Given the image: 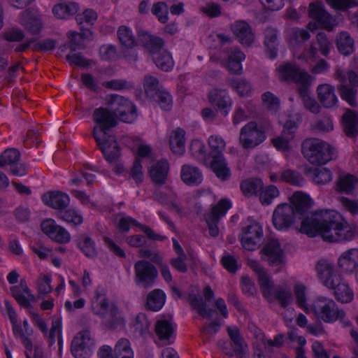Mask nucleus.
Segmentation results:
<instances>
[{
  "label": "nucleus",
  "instance_id": "nucleus-54",
  "mask_svg": "<svg viewBox=\"0 0 358 358\" xmlns=\"http://www.w3.org/2000/svg\"><path fill=\"white\" fill-rule=\"evenodd\" d=\"M228 83L241 96H248L251 92V85L245 79L231 78Z\"/></svg>",
  "mask_w": 358,
  "mask_h": 358
},
{
  "label": "nucleus",
  "instance_id": "nucleus-35",
  "mask_svg": "<svg viewBox=\"0 0 358 358\" xmlns=\"http://www.w3.org/2000/svg\"><path fill=\"white\" fill-rule=\"evenodd\" d=\"M336 45L338 52L344 56L350 55L355 51L354 39L347 31H341L338 34Z\"/></svg>",
  "mask_w": 358,
  "mask_h": 358
},
{
  "label": "nucleus",
  "instance_id": "nucleus-9",
  "mask_svg": "<svg viewBox=\"0 0 358 358\" xmlns=\"http://www.w3.org/2000/svg\"><path fill=\"white\" fill-rule=\"evenodd\" d=\"M278 71L282 80L299 83V86L310 85L311 76L296 65L287 63L280 66Z\"/></svg>",
  "mask_w": 358,
  "mask_h": 358
},
{
  "label": "nucleus",
  "instance_id": "nucleus-32",
  "mask_svg": "<svg viewBox=\"0 0 358 358\" xmlns=\"http://www.w3.org/2000/svg\"><path fill=\"white\" fill-rule=\"evenodd\" d=\"M317 98L325 108H331L337 102L334 87L329 84L320 85L317 88Z\"/></svg>",
  "mask_w": 358,
  "mask_h": 358
},
{
  "label": "nucleus",
  "instance_id": "nucleus-46",
  "mask_svg": "<svg viewBox=\"0 0 358 358\" xmlns=\"http://www.w3.org/2000/svg\"><path fill=\"white\" fill-rule=\"evenodd\" d=\"M357 182V180L354 176L346 174L340 176L336 182V185L339 192L350 194L354 190Z\"/></svg>",
  "mask_w": 358,
  "mask_h": 358
},
{
  "label": "nucleus",
  "instance_id": "nucleus-64",
  "mask_svg": "<svg viewBox=\"0 0 358 358\" xmlns=\"http://www.w3.org/2000/svg\"><path fill=\"white\" fill-rule=\"evenodd\" d=\"M151 11L152 13L157 17L160 22L164 24L167 22L168 10L167 6L164 2L159 1L154 3Z\"/></svg>",
  "mask_w": 358,
  "mask_h": 358
},
{
  "label": "nucleus",
  "instance_id": "nucleus-34",
  "mask_svg": "<svg viewBox=\"0 0 358 358\" xmlns=\"http://www.w3.org/2000/svg\"><path fill=\"white\" fill-rule=\"evenodd\" d=\"M181 179L187 185H199L203 180L201 171L195 166L183 165L181 169Z\"/></svg>",
  "mask_w": 358,
  "mask_h": 358
},
{
  "label": "nucleus",
  "instance_id": "nucleus-18",
  "mask_svg": "<svg viewBox=\"0 0 358 358\" xmlns=\"http://www.w3.org/2000/svg\"><path fill=\"white\" fill-rule=\"evenodd\" d=\"M20 24L30 34H38L43 28L41 15L37 10H25L20 18Z\"/></svg>",
  "mask_w": 358,
  "mask_h": 358
},
{
  "label": "nucleus",
  "instance_id": "nucleus-7",
  "mask_svg": "<svg viewBox=\"0 0 358 358\" xmlns=\"http://www.w3.org/2000/svg\"><path fill=\"white\" fill-rule=\"evenodd\" d=\"M298 219L292 206L289 203L278 205L273 213L272 222L278 230L287 231Z\"/></svg>",
  "mask_w": 358,
  "mask_h": 358
},
{
  "label": "nucleus",
  "instance_id": "nucleus-30",
  "mask_svg": "<svg viewBox=\"0 0 358 358\" xmlns=\"http://www.w3.org/2000/svg\"><path fill=\"white\" fill-rule=\"evenodd\" d=\"M210 167L215 176L222 181L228 180L231 175V170L224 156L212 158Z\"/></svg>",
  "mask_w": 358,
  "mask_h": 358
},
{
  "label": "nucleus",
  "instance_id": "nucleus-28",
  "mask_svg": "<svg viewBox=\"0 0 358 358\" xmlns=\"http://www.w3.org/2000/svg\"><path fill=\"white\" fill-rule=\"evenodd\" d=\"M338 265L345 272H353L358 267V248L343 252L338 259Z\"/></svg>",
  "mask_w": 358,
  "mask_h": 358
},
{
  "label": "nucleus",
  "instance_id": "nucleus-55",
  "mask_svg": "<svg viewBox=\"0 0 358 358\" xmlns=\"http://www.w3.org/2000/svg\"><path fill=\"white\" fill-rule=\"evenodd\" d=\"M334 294L336 300L341 303H350L353 299V292L345 282L334 289Z\"/></svg>",
  "mask_w": 358,
  "mask_h": 358
},
{
  "label": "nucleus",
  "instance_id": "nucleus-15",
  "mask_svg": "<svg viewBox=\"0 0 358 358\" xmlns=\"http://www.w3.org/2000/svg\"><path fill=\"white\" fill-rule=\"evenodd\" d=\"M67 196L65 193L59 191H51L46 192L42 196L43 202L48 206L57 210L59 217L66 220L67 211L66 210V201Z\"/></svg>",
  "mask_w": 358,
  "mask_h": 358
},
{
  "label": "nucleus",
  "instance_id": "nucleus-5",
  "mask_svg": "<svg viewBox=\"0 0 358 358\" xmlns=\"http://www.w3.org/2000/svg\"><path fill=\"white\" fill-rule=\"evenodd\" d=\"M134 282L143 289L152 287L158 277L157 268L149 261L142 259L137 261L134 266Z\"/></svg>",
  "mask_w": 358,
  "mask_h": 358
},
{
  "label": "nucleus",
  "instance_id": "nucleus-22",
  "mask_svg": "<svg viewBox=\"0 0 358 358\" xmlns=\"http://www.w3.org/2000/svg\"><path fill=\"white\" fill-rule=\"evenodd\" d=\"M138 40L152 56L163 49L164 40L162 38L151 35L142 29L138 31Z\"/></svg>",
  "mask_w": 358,
  "mask_h": 358
},
{
  "label": "nucleus",
  "instance_id": "nucleus-29",
  "mask_svg": "<svg viewBox=\"0 0 358 358\" xmlns=\"http://www.w3.org/2000/svg\"><path fill=\"white\" fill-rule=\"evenodd\" d=\"M155 332L160 341L166 342L165 345L171 343L170 339L174 334V327L171 320L164 318L158 320L155 324Z\"/></svg>",
  "mask_w": 358,
  "mask_h": 358
},
{
  "label": "nucleus",
  "instance_id": "nucleus-40",
  "mask_svg": "<svg viewBox=\"0 0 358 358\" xmlns=\"http://www.w3.org/2000/svg\"><path fill=\"white\" fill-rule=\"evenodd\" d=\"M244 59V53L239 49H234L229 55L227 69L233 73L241 75L242 73L241 62Z\"/></svg>",
  "mask_w": 358,
  "mask_h": 358
},
{
  "label": "nucleus",
  "instance_id": "nucleus-17",
  "mask_svg": "<svg viewBox=\"0 0 358 358\" xmlns=\"http://www.w3.org/2000/svg\"><path fill=\"white\" fill-rule=\"evenodd\" d=\"M262 252L265 256L264 259L271 266L285 264V254L278 240L268 242L262 248Z\"/></svg>",
  "mask_w": 358,
  "mask_h": 358
},
{
  "label": "nucleus",
  "instance_id": "nucleus-43",
  "mask_svg": "<svg viewBox=\"0 0 358 358\" xmlns=\"http://www.w3.org/2000/svg\"><path fill=\"white\" fill-rule=\"evenodd\" d=\"M241 189L243 194L248 197L257 195L263 189L264 184L259 178H248L241 183Z\"/></svg>",
  "mask_w": 358,
  "mask_h": 358
},
{
  "label": "nucleus",
  "instance_id": "nucleus-27",
  "mask_svg": "<svg viewBox=\"0 0 358 358\" xmlns=\"http://www.w3.org/2000/svg\"><path fill=\"white\" fill-rule=\"evenodd\" d=\"M264 45L266 53L270 59H274L278 55V31L274 27H268L264 31Z\"/></svg>",
  "mask_w": 358,
  "mask_h": 358
},
{
  "label": "nucleus",
  "instance_id": "nucleus-62",
  "mask_svg": "<svg viewBox=\"0 0 358 358\" xmlns=\"http://www.w3.org/2000/svg\"><path fill=\"white\" fill-rule=\"evenodd\" d=\"M151 99L157 102L165 110H169L171 108V96L166 91L161 90Z\"/></svg>",
  "mask_w": 358,
  "mask_h": 358
},
{
  "label": "nucleus",
  "instance_id": "nucleus-38",
  "mask_svg": "<svg viewBox=\"0 0 358 358\" xmlns=\"http://www.w3.org/2000/svg\"><path fill=\"white\" fill-rule=\"evenodd\" d=\"M165 301V293L162 289H155L147 296L146 308L152 311H158L163 307Z\"/></svg>",
  "mask_w": 358,
  "mask_h": 358
},
{
  "label": "nucleus",
  "instance_id": "nucleus-51",
  "mask_svg": "<svg viewBox=\"0 0 358 358\" xmlns=\"http://www.w3.org/2000/svg\"><path fill=\"white\" fill-rule=\"evenodd\" d=\"M208 145L210 148L209 155L211 158L223 156L222 152L225 148V142L221 137L217 136H210Z\"/></svg>",
  "mask_w": 358,
  "mask_h": 358
},
{
  "label": "nucleus",
  "instance_id": "nucleus-44",
  "mask_svg": "<svg viewBox=\"0 0 358 358\" xmlns=\"http://www.w3.org/2000/svg\"><path fill=\"white\" fill-rule=\"evenodd\" d=\"M153 62L164 71H169L172 69L174 62L171 55L166 50L162 49L152 56Z\"/></svg>",
  "mask_w": 358,
  "mask_h": 358
},
{
  "label": "nucleus",
  "instance_id": "nucleus-4",
  "mask_svg": "<svg viewBox=\"0 0 358 358\" xmlns=\"http://www.w3.org/2000/svg\"><path fill=\"white\" fill-rule=\"evenodd\" d=\"M12 329L14 336L20 339L24 346L27 358H45L42 349L38 346H33L31 340L33 329L30 327L27 319H24L22 324H17Z\"/></svg>",
  "mask_w": 358,
  "mask_h": 358
},
{
  "label": "nucleus",
  "instance_id": "nucleus-42",
  "mask_svg": "<svg viewBox=\"0 0 358 358\" xmlns=\"http://www.w3.org/2000/svg\"><path fill=\"white\" fill-rule=\"evenodd\" d=\"M298 92L306 109L315 114L320 113V105L310 96V85L299 86Z\"/></svg>",
  "mask_w": 358,
  "mask_h": 358
},
{
  "label": "nucleus",
  "instance_id": "nucleus-45",
  "mask_svg": "<svg viewBox=\"0 0 358 358\" xmlns=\"http://www.w3.org/2000/svg\"><path fill=\"white\" fill-rule=\"evenodd\" d=\"M308 174L312 178L313 182L317 185H324L332 180L331 171L324 167L310 169L308 171Z\"/></svg>",
  "mask_w": 358,
  "mask_h": 358
},
{
  "label": "nucleus",
  "instance_id": "nucleus-37",
  "mask_svg": "<svg viewBox=\"0 0 358 358\" xmlns=\"http://www.w3.org/2000/svg\"><path fill=\"white\" fill-rule=\"evenodd\" d=\"M188 301L192 308L196 310L198 314L203 318L211 319L213 313H216L215 309L207 308L206 301L200 295L189 294Z\"/></svg>",
  "mask_w": 358,
  "mask_h": 358
},
{
  "label": "nucleus",
  "instance_id": "nucleus-21",
  "mask_svg": "<svg viewBox=\"0 0 358 358\" xmlns=\"http://www.w3.org/2000/svg\"><path fill=\"white\" fill-rule=\"evenodd\" d=\"M308 13L309 16L314 19L322 28L329 31L333 30L334 26L333 17L320 5L311 3L309 6Z\"/></svg>",
  "mask_w": 358,
  "mask_h": 358
},
{
  "label": "nucleus",
  "instance_id": "nucleus-19",
  "mask_svg": "<svg viewBox=\"0 0 358 358\" xmlns=\"http://www.w3.org/2000/svg\"><path fill=\"white\" fill-rule=\"evenodd\" d=\"M94 120L99 125L100 131L103 133L104 136L107 131L116 126L117 117L108 108H99L94 110L93 113Z\"/></svg>",
  "mask_w": 358,
  "mask_h": 358
},
{
  "label": "nucleus",
  "instance_id": "nucleus-33",
  "mask_svg": "<svg viewBox=\"0 0 358 358\" xmlns=\"http://www.w3.org/2000/svg\"><path fill=\"white\" fill-rule=\"evenodd\" d=\"M106 101L108 107L117 117L119 113H124L125 110H128L132 103L128 99L117 94L107 96Z\"/></svg>",
  "mask_w": 358,
  "mask_h": 358
},
{
  "label": "nucleus",
  "instance_id": "nucleus-1",
  "mask_svg": "<svg viewBox=\"0 0 358 358\" xmlns=\"http://www.w3.org/2000/svg\"><path fill=\"white\" fill-rule=\"evenodd\" d=\"M300 232L309 237L320 236L326 242L350 241L357 234L342 216L334 210H317L301 222Z\"/></svg>",
  "mask_w": 358,
  "mask_h": 358
},
{
  "label": "nucleus",
  "instance_id": "nucleus-61",
  "mask_svg": "<svg viewBox=\"0 0 358 358\" xmlns=\"http://www.w3.org/2000/svg\"><path fill=\"white\" fill-rule=\"evenodd\" d=\"M278 195L279 191L278 188L273 185H270L264 189L260 191L259 200L263 205H269L273 199Z\"/></svg>",
  "mask_w": 358,
  "mask_h": 358
},
{
  "label": "nucleus",
  "instance_id": "nucleus-25",
  "mask_svg": "<svg viewBox=\"0 0 358 358\" xmlns=\"http://www.w3.org/2000/svg\"><path fill=\"white\" fill-rule=\"evenodd\" d=\"M41 229L50 238L57 243H64L67 238L66 230L57 225L55 220L48 219L41 224Z\"/></svg>",
  "mask_w": 358,
  "mask_h": 358
},
{
  "label": "nucleus",
  "instance_id": "nucleus-12",
  "mask_svg": "<svg viewBox=\"0 0 358 358\" xmlns=\"http://www.w3.org/2000/svg\"><path fill=\"white\" fill-rule=\"evenodd\" d=\"M231 206V203L229 201L222 199L216 205L213 206L211 208V212L205 216L209 234L211 236L216 237L218 236L219 229L217 224L220 219L226 214Z\"/></svg>",
  "mask_w": 358,
  "mask_h": 358
},
{
  "label": "nucleus",
  "instance_id": "nucleus-60",
  "mask_svg": "<svg viewBox=\"0 0 358 358\" xmlns=\"http://www.w3.org/2000/svg\"><path fill=\"white\" fill-rule=\"evenodd\" d=\"M50 343H52L57 340L59 349L63 347V338L62 335V322L59 318L52 320V328L50 332Z\"/></svg>",
  "mask_w": 358,
  "mask_h": 358
},
{
  "label": "nucleus",
  "instance_id": "nucleus-63",
  "mask_svg": "<svg viewBox=\"0 0 358 358\" xmlns=\"http://www.w3.org/2000/svg\"><path fill=\"white\" fill-rule=\"evenodd\" d=\"M338 90L343 100L346 101L352 107L356 106V90L346 85H341Z\"/></svg>",
  "mask_w": 358,
  "mask_h": 358
},
{
  "label": "nucleus",
  "instance_id": "nucleus-8",
  "mask_svg": "<svg viewBox=\"0 0 358 358\" xmlns=\"http://www.w3.org/2000/svg\"><path fill=\"white\" fill-rule=\"evenodd\" d=\"M262 237V227L258 222L252 220L243 228L241 242L245 250L253 251L259 246Z\"/></svg>",
  "mask_w": 358,
  "mask_h": 358
},
{
  "label": "nucleus",
  "instance_id": "nucleus-11",
  "mask_svg": "<svg viewBox=\"0 0 358 358\" xmlns=\"http://www.w3.org/2000/svg\"><path fill=\"white\" fill-rule=\"evenodd\" d=\"M20 152L15 148L6 150L0 155V167L8 166L11 174L22 177L27 173L26 165L20 163Z\"/></svg>",
  "mask_w": 358,
  "mask_h": 358
},
{
  "label": "nucleus",
  "instance_id": "nucleus-3",
  "mask_svg": "<svg viewBox=\"0 0 358 358\" xmlns=\"http://www.w3.org/2000/svg\"><path fill=\"white\" fill-rule=\"evenodd\" d=\"M311 309L319 319L326 323H334L345 317V312L338 308L335 301L327 297L317 298L313 302Z\"/></svg>",
  "mask_w": 358,
  "mask_h": 358
},
{
  "label": "nucleus",
  "instance_id": "nucleus-23",
  "mask_svg": "<svg viewBox=\"0 0 358 358\" xmlns=\"http://www.w3.org/2000/svg\"><path fill=\"white\" fill-rule=\"evenodd\" d=\"M250 267L258 276L259 285L262 292L263 296L268 301H271L272 290L273 289V282L270 280L269 276L264 268L257 262H252Z\"/></svg>",
  "mask_w": 358,
  "mask_h": 358
},
{
  "label": "nucleus",
  "instance_id": "nucleus-39",
  "mask_svg": "<svg viewBox=\"0 0 358 358\" xmlns=\"http://www.w3.org/2000/svg\"><path fill=\"white\" fill-rule=\"evenodd\" d=\"M11 292L13 296L22 306H27L34 301V295L31 294L25 283L21 282L19 285L13 287Z\"/></svg>",
  "mask_w": 358,
  "mask_h": 358
},
{
  "label": "nucleus",
  "instance_id": "nucleus-20",
  "mask_svg": "<svg viewBox=\"0 0 358 358\" xmlns=\"http://www.w3.org/2000/svg\"><path fill=\"white\" fill-rule=\"evenodd\" d=\"M231 30L241 44L250 46L254 43L255 36L251 26L247 22L236 21L231 24Z\"/></svg>",
  "mask_w": 358,
  "mask_h": 358
},
{
  "label": "nucleus",
  "instance_id": "nucleus-2",
  "mask_svg": "<svg viewBox=\"0 0 358 358\" xmlns=\"http://www.w3.org/2000/svg\"><path fill=\"white\" fill-rule=\"evenodd\" d=\"M301 152L313 164H324L333 158L334 149L318 138H308L301 144Z\"/></svg>",
  "mask_w": 358,
  "mask_h": 358
},
{
  "label": "nucleus",
  "instance_id": "nucleus-56",
  "mask_svg": "<svg viewBox=\"0 0 358 358\" xmlns=\"http://www.w3.org/2000/svg\"><path fill=\"white\" fill-rule=\"evenodd\" d=\"M279 180L290 183L292 185L300 186L303 181V178L299 172L287 169L281 173Z\"/></svg>",
  "mask_w": 358,
  "mask_h": 358
},
{
  "label": "nucleus",
  "instance_id": "nucleus-53",
  "mask_svg": "<svg viewBox=\"0 0 358 358\" xmlns=\"http://www.w3.org/2000/svg\"><path fill=\"white\" fill-rule=\"evenodd\" d=\"M228 335L234 344V350H247V345L245 343L244 338L241 336L239 329L236 327H228Z\"/></svg>",
  "mask_w": 358,
  "mask_h": 358
},
{
  "label": "nucleus",
  "instance_id": "nucleus-31",
  "mask_svg": "<svg viewBox=\"0 0 358 358\" xmlns=\"http://www.w3.org/2000/svg\"><path fill=\"white\" fill-rule=\"evenodd\" d=\"M169 169V163L166 160L162 159L157 162L149 170L152 181L159 185L164 184L167 178Z\"/></svg>",
  "mask_w": 358,
  "mask_h": 358
},
{
  "label": "nucleus",
  "instance_id": "nucleus-16",
  "mask_svg": "<svg viewBox=\"0 0 358 358\" xmlns=\"http://www.w3.org/2000/svg\"><path fill=\"white\" fill-rule=\"evenodd\" d=\"M209 102L223 116H227L231 106V99L225 90L213 89L208 94Z\"/></svg>",
  "mask_w": 358,
  "mask_h": 358
},
{
  "label": "nucleus",
  "instance_id": "nucleus-50",
  "mask_svg": "<svg viewBox=\"0 0 358 358\" xmlns=\"http://www.w3.org/2000/svg\"><path fill=\"white\" fill-rule=\"evenodd\" d=\"M275 299L279 301L283 308L288 306L292 302V294L290 289L285 286L280 285L273 293Z\"/></svg>",
  "mask_w": 358,
  "mask_h": 358
},
{
  "label": "nucleus",
  "instance_id": "nucleus-57",
  "mask_svg": "<svg viewBox=\"0 0 358 358\" xmlns=\"http://www.w3.org/2000/svg\"><path fill=\"white\" fill-rule=\"evenodd\" d=\"M77 244L87 257H94L96 255L94 242L90 237L81 236Z\"/></svg>",
  "mask_w": 358,
  "mask_h": 358
},
{
  "label": "nucleus",
  "instance_id": "nucleus-10",
  "mask_svg": "<svg viewBox=\"0 0 358 358\" xmlns=\"http://www.w3.org/2000/svg\"><path fill=\"white\" fill-rule=\"evenodd\" d=\"M94 345L88 330L80 331L71 342V352L75 358H88Z\"/></svg>",
  "mask_w": 358,
  "mask_h": 358
},
{
  "label": "nucleus",
  "instance_id": "nucleus-13",
  "mask_svg": "<svg viewBox=\"0 0 358 358\" xmlns=\"http://www.w3.org/2000/svg\"><path fill=\"white\" fill-rule=\"evenodd\" d=\"M290 205L293 206L295 213L298 216V220H301V223L306 217H310L313 214L308 213L313 206V201L308 194L301 192H296L290 197Z\"/></svg>",
  "mask_w": 358,
  "mask_h": 358
},
{
  "label": "nucleus",
  "instance_id": "nucleus-14",
  "mask_svg": "<svg viewBox=\"0 0 358 358\" xmlns=\"http://www.w3.org/2000/svg\"><path fill=\"white\" fill-rule=\"evenodd\" d=\"M96 127L93 129V136L97 143L99 148L102 151L105 159L109 162H115L120 156V148L117 142L113 137L106 136L101 141L96 135Z\"/></svg>",
  "mask_w": 358,
  "mask_h": 358
},
{
  "label": "nucleus",
  "instance_id": "nucleus-41",
  "mask_svg": "<svg viewBox=\"0 0 358 358\" xmlns=\"http://www.w3.org/2000/svg\"><path fill=\"white\" fill-rule=\"evenodd\" d=\"M185 131L180 128H178L172 132L169 139V145L173 153L182 155L185 152Z\"/></svg>",
  "mask_w": 358,
  "mask_h": 358
},
{
  "label": "nucleus",
  "instance_id": "nucleus-6",
  "mask_svg": "<svg viewBox=\"0 0 358 358\" xmlns=\"http://www.w3.org/2000/svg\"><path fill=\"white\" fill-rule=\"evenodd\" d=\"M262 127L254 121L249 122L240 131L239 143L245 150L254 149L266 140Z\"/></svg>",
  "mask_w": 358,
  "mask_h": 358
},
{
  "label": "nucleus",
  "instance_id": "nucleus-59",
  "mask_svg": "<svg viewBox=\"0 0 358 358\" xmlns=\"http://www.w3.org/2000/svg\"><path fill=\"white\" fill-rule=\"evenodd\" d=\"M326 2L333 9L342 12L348 11L351 8L358 6L357 0H326Z\"/></svg>",
  "mask_w": 358,
  "mask_h": 358
},
{
  "label": "nucleus",
  "instance_id": "nucleus-24",
  "mask_svg": "<svg viewBox=\"0 0 358 358\" xmlns=\"http://www.w3.org/2000/svg\"><path fill=\"white\" fill-rule=\"evenodd\" d=\"M80 31H71L69 34V48L71 51L84 49L86 43L93 40V33L89 29L80 27Z\"/></svg>",
  "mask_w": 358,
  "mask_h": 358
},
{
  "label": "nucleus",
  "instance_id": "nucleus-58",
  "mask_svg": "<svg viewBox=\"0 0 358 358\" xmlns=\"http://www.w3.org/2000/svg\"><path fill=\"white\" fill-rule=\"evenodd\" d=\"M143 87L148 97L152 99L161 89L159 87V80L157 78L147 76L144 78Z\"/></svg>",
  "mask_w": 358,
  "mask_h": 358
},
{
  "label": "nucleus",
  "instance_id": "nucleus-48",
  "mask_svg": "<svg viewBox=\"0 0 358 358\" xmlns=\"http://www.w3.org/2000/svg\"><path fill=\"white\" fill-rule=\"evenodd\" d=\"M113 352L115 358H134L130 343L126 338H121L118 341L114 348Z\"/></svg>",
  "mask_w": 358,
  "mask_h": 358
},
{
  "label": "nucleus",
  "instance_id": "nucleus-47",
  "mask_svg": "<svg viewBox=\"0 0 358 358\" xmlns=\"http://www.w3.org/2000/svg\"><path fill=\"white\" fill-rule=\"evenodd\" d=\"M120 43L127 48H132L136 45L135 37L131 30L127 26H120L117 31Z\"/></svg>",
  "mask_w": 358,
  "mask_h": 358
},
{
  "label": "nucleus",
  "instance_id": "nucleus-26",
  "mask_svg": "<svg viewBox=\"0 0 358 358\" xmlns=\"http://www.w3.org/2000/svg\"><path fill=\"white\" fill-rule=\"evenodd\" d=\"M41 229L50 238L57 243H64L67 238L66 230L57 225L55 220L48 219L41 224Z\"/></svg>",
  "mask_w": 358,
  "mask_h": 358
},
{
  "label": "nucleus",
  "instance_id": "nucleus-36",
  "mask_svg": "<svg viewBox=\"0 0 358 358\" xmlns=\"http://www.w3.org/2000/svg\"><path fill=\"white\" fill-rule=\"evenodd\" d=\"M343 123L346 136L354 137L358 134V114L354 110H346L343 115Z\"/></svg>",
  "mask_w": 358,
  "mask_h": 358
},
{
  "label": "nucleus",
  "instance_id": "nucleus-52",
  "mask_svg": "<svg viewBox=\"0 0 358 358\" xmlns=\"http://www.w3.org/2000/svg\"><path fill=\"white\" fill-rule=\"evenodd\" d=\"M110 319L106 322V325L109 329H116L118 327H124V320L120 315L118 308L112 304L110 308Z\"/></svg>",
  "mask_w": 358,
  "mask_h": 358
},
{
  "label": "nucleus",
  "instance_id": "nucleus-49",
  "mask_svg": "<svg viewBox=\"0 0 358 358\" xmlns=\"http://www.w3.org/2000/svg\"><path fill=\"white\" fill-rule=\"evenodd\" d=\"M315 269L317 271V276L323 285H324L326 280H329L335 273L334 266L327 261L323 259L317 262Z\"/></svg>",
  "mask_w": 358,
  "mask_h": 358
}]
</instances>
